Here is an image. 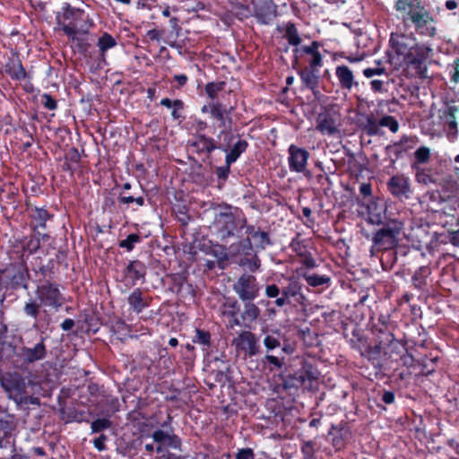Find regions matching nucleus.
<instances>
[{
  "instance_id": "obj_42",
  "label": "nucleus",
  "mask_w": 459,
  "mask_h": 459,
  "mask_svg": "<svg viewBox=\"0 0 459 459\" xmlns=\"http://www.w3.org/2000/svg\"><path fill=\"white\" fill-rule=\"evenodd\" d=\"M430 275V267L421 266L412 276V282L415 288L421 291H428L429 276Z\"/></svg>"
},
{
  "instance_id": "obj_59",
  "label": "nucleus",
  "mask_w": 459,
  "mask_h": 459,
  "mask_svg": "<svg viewBox=\"0 0 459 459\" xmlns=\"http://www.w3.org/2000/svg\"><path fill=\"white\" fill-rule=\"evenodd\" d=\"M176 218L183 227H186L191 221V216L188 214L186 206L179 207L176 212Z\"/></svg>"
},
{
  "instance_id": "obj_6",
  "label": "nucleus",
  "mask_w": 459,
  "mask_h": 459,
  "mask_svg": "<svg viewBox=\"0 0 459 459\" xmlns=\"http://www.w3.org/2000/svg\"><path fill=\"white\" fill-rule=\"evenodd\" d=\"M284 39H287L288 43L293 47V67L298 64L299 59L301 58L304 55H307L310 57L307 60V65L306 68L319 70L323 65V56L319 51L322 44L314 40L311 42L309 46H302L299 47L301 43V38L299 34V30L295 25V23L290 22L286 24L285 33L283 35Z\"/></svg>"
},
{
  "instance_id": "obj_28",
  "label": "nucleus",
  "mask_w": 459,
  "mask_h": 459,
  "mask_svg": "<svg viewBox=\"0 0 459 459\" xmlns=\"http://www.w3.org/2000/svg\"><path fill=\"white\" fill-rule=\"evenodd\" d=\"M440 120L444 127V131L449 141L454 142L458 135L457 121L455 117L456 108L455 107H447L440 111Z\"/></svg>"
},
{
  "instance_id": "obj_8",
  "label": "nucleus",
  "mask_w": 459,
  "mask_h": 459,
  "mask_svg": "<svg viewBox=\"0 0 459 459\" xmlns=\"http://www.w3.org/2000/svg\"><path fill=\"white\" fill-rule=\"evenodd\" d=\"M299 368L294 373L282 377V387L285 390L299 387L307 388L319 377V371L313 361L304 358L299 359Z\"/></svg>"
},
{
  "instance_id": "obj_17",
  "label": "nucleus",
  "mask_w": 459,
  "mask_h": 459,
  "mask_svg": "<svg viewBox=\"0 0 459 459\" xmlns=\"http://www.w3.org/2000/svg\"><path fill=\"white\" fill-rule=\"evenodd\" d=\"M233 290L240 300H254L259 296V286L256 278L251 274L243 273L233 284Z\"/></svg>"
},
{
  "instance_id": "obj_5",
  "label": "nucleus",
  "mask_w": 459,
  "mask_h": 459,
  "mask_svg": "<svg viewBox=\"0 0 459 459\" xmlns=\"http://www.w3.org/2000/svg\"><path fill=\"white\" fill-rule=\"evenodd\" d=\"M35 294L37 299H29L22 308L27 316L35 320L38 319L42 306L58 310L63 304V296L58 284L52 281L46 280L42 284H39L35 290Z\"/></svg>"
},
{
  "instance_id": "obj_43",
  "label": "nucleus",
  "mask_w": 459,
  "mask_h": 459,
  "mask_svg": "<svg viewBox=\"0 0 459 459\" xmlns=\"http://www.w3.org/2000/svg\"><path fill=\"white\" fill-rule=\"evenodd\" d=\"M41 261V259L39 258ZM54 260L49 259L47 264H42L40 262L39 265L38 267L33 268V272L36 275L39 274L41 278L38 280L39 282L42 281V279L49 280L51 281L54 276Z\"/></svg>"
},
{
  "instance_id": "obj_10",
  "label": "nucleus",
  "mask_w": 459,
  "mask_h": 459,
  "mask_svg": "<svg viewBox=\"0 0 459 459\" xmlns=\"http://www.w3.org/2000/svg\"><path fill=\"white\" fill-rule=\"evenodd\" d=\"M228 250L229 255L240 266L251 273H255L259 269L261 261L255 253L250 238H245L231 244Z\"/></svg>"
},
{
  "instance_id": "obj_9",
  "label": "nucleus",
  "mask_w": 459,
  "mask_h": 459,
  "mask_svg": "<svg viewBox=\"0 0 459 459\" xmlns=\"http://www.w3.org/2000/svg\"><path fill=\"white\" fill-rule=\"evenodd\" d=\"M213 219V225L217 231V236L221 241L234 237L242 222V219H238L232 212V206L227 204H218Z\"/></svg>"
},
{
  "instance_id": "obj_33",
  "label": "nucleus",
  "mask_w": 459,
  "mask_h": 459,
  "mask_svg": "<svg viewBox=\"0 0 459 459\" xmlns=\"http://www.w3.org/2000/svg\"><path fill=\"white\" fill-rule=\"evenodd\" d=\"M387 188L394 197L400 200L409 198L410 184L403 176H393L387 183Z\"/></svg>"
},
{
  "instance_id": "obj_44",
  "label": "nucleus",
  "mask_w": 459,
  "mask_h": 459,
  "mask_svg": "<svg viewBox=\"0 0 459 459\" xmlns=\"http://www.w3.org/2000/svg\"><path fill=\"white\" fill-rule=\"evenodd\" d=\"M342 429L343 428L341 425L337 426L332 424L331 429L328 431L329 436H333L332 438V445L337 451L343 449L345 446Z\"/></svg>"
},
{
  "instance_id": "obj_25",
  "label": "nucleus",
  "mask_w": 459,
  "mask_h": 459,
  "mask_svg": "<svg viewBox=\"0 0 459 459\" xmlns=\"http://www.w3.org/2000/svg\"><path fill=\"white\" fill-rule=\"evenodd\" d=\"M47 337L39 336V341L33 347L23 346L21 348L20 358L26 364H31L42 360L47 356V346L45 342Z\"/></svg>"
},
{
  "instance_id": "obj_27",
  "label": "nucleus",
  "mask_w": 459,
  "mask_h": 459,
  "mask_svg": "<svg viewBox=\"0 0 459 459\" xmlns=\"http://www.w3.org/2000/svg\"><path fill=\"white\" fill-rule=\"evenodd\" d=\"M190 146L195 149L198 155H204L208 159L215 150L220 148L219 143L206 134H196Z\"/></svg>"
},
{
  "instance_id": "obj_23",
  "label": "nucleus",
  "mask_w": 459,
  "mask_h": 459,
  "mask_svg": "<svg viewBox=\"0 0 459 459\" xmlns=\"http://www.w3.org/2000/svg\"><path fill=\"white\" fill-rule=\"evenodd\" d=\"M147 267L143 262L135 259L129 261L123 270V281L128 287L134 286L139 281H144Z\"/></svg>"
},
{
  "instance_id": "obj_37",
  "label": "nucleus",
  "mask_w": 459,
  "mask_h": 459,
  "mask_svg": "<svg viewBox=\"0 0 459 459\" xmlns=\"http://www.w3.org/2000/svg\"><path fill=\"white\" fill-rule=\"evenodd\" d=\"M298 74L304 87L310 90L315 95L319 92V70L304 67L298 71Z\"/></svg>"
},
{
  "instance_id": "obj_32",
  "label": "nucleus",
  "mask_w": 459,
  "mask_h": 459,
  "mask_svg": "<svg viewBox=\"0 0 459 459\" xmlns=\"http://www.w3.org/2000/svg\"><path fill=\"white\" fill-rule=\"evenodd\" d=\"M9 283L13 290H28V281L30 279V273L26 264H20L14 266L12 273L9 275Z\"/></svg>"
},
{
  "instance_id": "obj_18",
  "label": "nucleus",
  "mask_w": 459,
  "mask_h": 459,
  "mask_svg": "<svg viewBox=\"0 0 459 459\" xmlns=\"http://www.w3.org/2000/svg\"><path fill=\"white\" fill-rule=\"evenodd\" d=\"M0 381L11 399L16 403L24 400L27 385L25 379L20 374H6L1 377Z\"/></svg>"
},
{
  "instance_id": "obj_21",
  "label": "nucleus",
  "mask_w": 459,
  "mask_h": 459,
  "mask_svg": "<svg viewBox=\"0 0 459 459\" xmlns=\"http://www.w3.org/2000/svg\"><path fill=\"white\" fill-rule=\"evenodd\" d=\"M288 165L291 172L303 173L307 169L310 153L307 150L290 144L288 148Z\"/></svg>"
},
{
  "instance_id": "obj_38",
  "label": "nucleus",
  "mask_w": 459,
  "mask_h": 459,
  "mask_svg": "<svg viewBox=\"0 0 459 459\" xmlns=\"http://www.w3.org/2000/svg\"><path fill=\"white\" fill-rule=\"evenodd\" d=\"M411 142V138L407 135H403L401 139L385 147V152L391 158L394 157L393 160H398L403 157V153L407 152L408 150L411 149V145L407 143Z\"/></svg>"
},
{
  "instance_id": "obj_56",
  "label": "nucleus",
  "mask_w": 459,
  "mask_h": 459,
  "mask_svg": "<svg viewBox=\"0 0 459 459\" xmlns=\"http://www.w3.org/2000/svg\"><path fill=\"white\" fill-rule=\"evenodd\" d=\"M172 286L171 290L177 295L179 293V290L182 289L183 284L186 281V276L184 274L177 273L171 276Z\"/></svg>"
},
{
  "instance_id": "obj_11",
  "label": "nucleus",
  "mask_w": 459,
  "mask_h": 459,
  "mask_svg": "<svg viewBox=\"0 0 459 459\" xmlns=\"http://www.w3.org/2000/svg\"><path fill=\"white\" fill-rule=\"evenodd\" d=\"M395 9L403 14L405 21L413 23L418 32L426 33L428 30V12L420 0H396Z\"/></svg>"
},
{
  "instance_id": "obj_14",
  "label": "nucleus",
  "mask_w": 459,
  "mask_h": 459,
  "mask_svg": "<svg viewBox=\"0 0 459 459\" xmlns=\"http://www.w3.org/2000/svg\"><path fill=\"white\" fill-rule=\"evenodd\" d=\"M289 247L299 258L301 264L299 268L314 269L317 266L316 260L310 251L312 247L310 238H302L301 233L297 232L296 236L291 238Z\"/></svg>"
},
{
  "instance_id": "obj_49",
  "label": "nucleus",
  "mask_w": 459,
  "mask_h": 459,
  "mask_svg": "<svg viewBox=\"0 0 459 459\" xmlns=\"http://www.w3.org/2000/svg\"><path fill=\"white\" fill-rule=\"evenodd\" d=\"M233 164L224 159V164L215 169V175L217 177L218 182L221 185H224L228 180L230 174L231 172L230 168Z\"/></svg>"
},
{
  "instance_id": "obj_31",
  "label": "nucleus",
  "mask_w": 459,
  "mask_h": 459,
  "mask_svg": "<svg viewBox=\"0 0 459 459\" xmlns=\"http://www.w3.org/2000/svg\"><path fill=\"white\" fill-rule=\"evenodd\" d=\"M30 218L31 219V230L33 231H39L40 230H45L47 229V222L54 218V214L45 207L35 206L31 207Z\"/></svg>"
},
{
  "instance_id": "obj_48",
  "label": "nucleus",
  "mask_w": 459,
  "mask_h": 459,
  "mask_svg": "<svg viewBox=\"0 0 459 459\" xmlns=\"http://www.w3.org/2000/svg\"><path fill=\"white\" fill-rule=\"evenodd\" d=\"M192 342L203 345L204 350H206L211 346V333L208 331L197 328Z\"/></svg>"
},
{
  "instance_id": "obj_3",
  "label": "nucleus",
  "mask_w": 459,
  "mask_h": 459,
  "mask_svg": "<svg viewBox=\"0 0 459 459\" xmlns=\"http://www.w3.org/2000/svg\"><path fill=\"white\" fill-rule=\"evenodd\" d=\"M264 295L268 299H275L273 304L280 308L287 306L306 307L308 305L303 292V283L299 278L294 276L289 277L286 284L281 287L275 283L266 284Z\"/></svg>"
},
{
  "instance_id": "obj_55",
  "label": "nucleus",
  "mask_w": 459,
  "mask_h": 459,
  "mask_svg": "<svg viewBox=\"0 0 459 459\" xmlns=\"http://www.w3.org/2000/svg\"><path fill=\"white\" fill-rule=\"evenodd\" d=\"M238 134H233L232 130L219 131L217 134L218 139H222L220 145H232L237 141Z\"/></svg>"
},
{
  "instance_id": "obj_57",
  "label": "nucleus",
  "mask_w": 459,
  "mask_h": 459,
  "mask_svg": "<svg viewBox=\"0 0 459 459\" xmlns=\"http://www.w3.org/2000/svg\"><path fill=\"white\" fill-rule=\"evenodd\" d=\"M192 128L195 131L196 134H205L209 128L208 122L200 117H194L192 121Z\"/></svg>"
},
{
  "instance_id": "obj_29",
  "label": "nucleus",
  "mask_w": 459,
  "mask_h": 459,
  "mask_svg": "<svg viewBox=\"0 0 459 459\" xmlns=\"http://www.w3.org/2000/svg\"><path fill=\"white\" fill-rule=\"evenodd\" d=\"M4 71L13 81H23L27 77V72L17 53L13 54L6 59L3 66Z\"/></svg>"
},
{
  "instance_id": "obj_30",
  "label": "nucleus",
  "mask_w": 459,
  "mask_h": 459,
  "mask_svg": "<svg viewBox=\"0 0 459 459\" xmlns=\"http://www.w3.org/2000/svg\"><path fill=\"white\" fill-rule=\"evenodd\" d=\"M249 147L248 142L238 134L237 141L232 145H220L219 150L225 153V160L234 164Z\"/></svg>"
},
{
  "instance_id": "obj_47",
  "label": "nucleus",
  "mask_w": 459,
  "mask_h": 459,
  "mask_svg": "<svg viewBox=\"0 0 459 459\" xmlns=\"http://www.w3.org/2000/svg\"><path fill=\"white\" fill-rule=\"evenodd\" d=\"M382 352L385 354V345H382L380 342L376 340L374 346H371L368 342V348L365 350V353H361L360 355L368 359H375L378 358Z\"/></svg>"
},
{
  "instance_id": "obj_63",
  "label": "nucleus",
  "mask_w": 459,
  "mask_h": 459,
  "mask_svg": "<svg viewBox=\"0 0 459 459\" xmlns=\"http://www.w3.org/2000/svg\"><path fill=\"white\" fill-rule=\"evenodd\" d=\"M108 440V436L105 434H100L98 437L92 440L93 446L99 451H106L108 449L106 446V441Z\"/></svg>"
},
{
  "instance_id": "obj_16",
  "label": "nucleus",
  "mask_w": 459,
  "mask_h": 459,
  "mask_svg": "<svg viewBox=\"0 0 459 459\" xmlns=\"http://www.w3.org/2000/svg\"><path fill=\"white\" fill-rule=\"evenodd\" d=\"M389 42L393 51L396 55V63L399 64H402L409 55L412 54L416 48L421 46L415 42V39L405 34L398 33H392Z\"/></svg>"
},
{
  "instance_id": "obj_40",
  "label": "nucleus",
  "mask_w": 459,
  "mask_h": 459,
  "mask_svg": "<svg viewBox=\"0 0 459 459\" xmlns=\"http://www.w3.org/2000/svg\"><path fill=\"white\" fill-rule=\"evenodd\" d=\"M35 235L25 237L22 248L30 254L36 253L40 248V241H47L50 236L48 233H41L40 231H33Z\"/></svg>"
},
{
  "instance_id": "obj_19",
  "label": "nucleus",
  "mask_w": 459,
  "mask_h": 459,
  "mask_svg": "<svg viewBox=\"0 0 459 459\" xmlns=\"http://www.w3.org/2000/svg\"><path fill=\"white\" fill-rule=\"evenodd\" d=\"M146 190L140 184L139 186H134L132 192L119 193L117 202L121 209L127 210L132 207V210L135 211L147 205L146 203L151 204V199L146 198Z\"/></svg>"
},
{
  "instance_id": "obj_12",
  "label": "nucleus",
  "mask_w": 459,
  "mask_h": 459,
  "mask_svg": "<svg viewBox=\"0 0 459 459\" xmlns=\"http://www.w3.org/2000/svg\"><path fill=\"white\" fill-rule=\"evenodd\" d=\"M430 47L421 45L402 63L406 75L410 78H427Z\"/></svg>"
},
{
  "instance_id": "obj_15",
  "label": "nucleus",
  "mask_w": 459,
  "mask_h": 459,
  "mask_svg": "<svg viewBox=\"0 0 459 459\" xmlns=\"http://www.w3.org/2000/svg\"><path fill=\"white\" fill-rule=\"evenodd\" d=\"M340 114L333 108L322 107L316 117V130L323 135H334L339 132Z\"/></svg>"
},
{
  "instance_id": "obj_36",
  "label": "nucleus",
  "mask_w": 459,
  "mask_h": 459,
  "mask_svg": "<svg viewBox=\"0 0 459 459\" xmlns=\"http://www.w3.org/2000/svg\"><path fill=\"white\" fill-rule=\"evenodd\" d=\"M126 300L129 306V310L137 315L142 313L150 306V300L140 288L134 289L128 295Z\"/></svg>"
},
{
  "instance_id": "obj_39",
  "label": "nucleus",
  "mask_w": 459,
  "mask_h": 459,
  "mask_svg": "<svg viewBox=\"0 0 459 459\" xmlns=\"http://www.w3.org/2000/svg\"><path fill=\"white\" fill-rule=\"evenodd\" d=\"M335 75L342 90L350 91L353 86L358 85L352 71L347 65H338L335 69Z\"/></svg>"
},
{
  "instance_id": "obj_54",
  "label": "nucleus",
  "mask_w": 459,
  "mask_h": 459,
  "mask_svg": "<svg viewBox=\"0 0 459 459\" xmlns=\"http://www.w3.org/2000/svg\"><path fill=\"white\" fill-rule=\"evenodd\" d=\"M112 422L107 418L97 419L91 424V433H100L105 429L111 428Z\"/></svg>"
},
{
  "instance_id": "obj_4",
  "label": "nucleus",
  "mask_w": 459,
  "mask_h": 459,
  "mask_svg": "<svg viewBox=\"0 0 459 459\" xmlns=\"http://www.w3.org/2000/svg\"><path fill=\"white\" fill-rule=\"evenodd\" d=\"M58 28L69 39H76L78 34H88L94 26L92 20L83 9L72 6L69 3H64L61 10L56 14Z\"/></svg>"
},
{
  "instance_id": "obj_53",
  "label": "nucleus",
  "mask_w": 459,
  "mask_h": 459,
  "mask_svg": "<svg viewBox=\"0 0 459 459\" xmlns=\"http://www.w3.org/2000/svg\"><path fill=\"white\" fill-rule=\"evenodd\" d=\"M378 125L382 127H387L392 133H397L399 130V123L397 119L391 115H385L378 120Z\"/></svg>"
},
{
  "instance_id": "obj_22",
  "label": "nucleus",
  "mask_w": 459,
  "mask_h": 459,
  "mask_svg": "<svg viewBox=\"0 0 459 459\" xmlns=\"http://www.w3.org/2000/svg\"><path fill=\"white\" fill-rule=\"evenodd\" d=\"M343 337L351 349L358 351L360 354L365 353L368 348V338L366 336L363 329L357 325H346L343 328Z\"/></svg>"
},
{
  "instance_id": "obj_62",
  "label": "nucleus",
  "mask_w": 459,
  "mask_h": 459,
  "mask_svg": "<svg viewBox=\"0 0 459 459\" xmlns=\"http://www.w3.org/2000/svg\"><path fill=\"white\" fill-rule=\"evenodd\" d=\"M376 338L377 341L382 343V345L385 346L395 339L394 330H387L386 332H382L380 334L376 335Z\"/></svg>"
},
{
  "instance_id": "obj_41",
  "label": "nucleus",
  "mask_w": 459,
  "mask_h": 459,
  "mask_svg": "<svg viewBox=\"0 0 459 459\" xmlns=\"http://www.w3.org/2000/svg\"><path fill=\"white\" fill-rule=\"evenodd\" d=\"M360 129L368 136L382 135L381 125L373 114L367 115L364 120L359 124Z\"/></svg>"
},
{
  "instance_id": "obj_24",
  "label": "nucleus",
  "mask_w": 459,
  "mask_h": 459,
  "mask_svg": "<svg viewBox=\"0 0 459 459\" xmlns=\"http://www.w3.org/2000/svg\"><path fill=\"white\" fill-rule=\"evenodd\" d=\"M310 270L305 268L297 269L298 278L303 279L307 287L323 291L331 286L332 278L329 275L311 273Z\"/></svg>"
},
{
  "instance_id": "obj_35",
  "label": "nucleus",
  "mask_w": 459,
  "mask_h": 459,
  "mask_svg": "<svg viewBox=\"0 0 459 459\" xmlns=\"http://www.w3.org/2000/svg\"><path fill=\"white\" fill-rule=\"evenodd\" d=\"M253 301L254 300L243 301L244 307L238 317L240 323L239 326L251 329L253 324H255L260 316V308Z\"/></svg>"
},
{
  "instance_id": "obj_45",
  "label": "nucleus",
  "mask_w": 459,
  "mask_h": 459,
  "mask_svg": "<svg viewBox=\"0 0 459 459\" xmlns=\"http://www.w3.org/2000/svg\"><path fill=\"white\" fill-rule=\"evenodd\" d=\"M117 40L116 39L109 34L108 32H104L98 39L97 46L99 48V50L102 56L105 55V53L117 46Z\"/></svg>"
},
{
  "instance_id": "obj_61",
  "label": "nucleus",
  "mask_w": 459,
  "mask_h": 459,
  "mask_svg": "<svg viewBox=\"0 0 459 459\" xmlns=\"http://www.w3.org/2000/svg\"><path fill=\"white\" fill-rule=\"evenodd\" d=\"M195 287L187 281V280L185 281V283L182 286V289L179 290L178 296L181 298L186 299V298H195Z\"/></svg>"
},
{
  "instance_id": "obj_34",
  "label": "nucleus",
  "mask_w": 459,
  "mask_h": 459,
  "mask_svg": "<svg viewBox=\"0 0 459 459\" xmlns=\"http://www.w3.org/2000/svg\"><path fill=\"white\" fill-rule=\"evenodd\" d=\"M239 311L240 305L234 298H227L221 306V313L223 316L229 318V326L230 328L240 325L239 318L238 316Z\"/></svg>"
},
{
  "instance_id": "obj_58",
  "label": "nucleus",
  "mask_w": 459,
  "mask_h": 459,
  "mask_svg": "<svg viewBox=\"0 0 459 459\" xmlns=\"http://www.w3.org/2000/svg\"><path fill=\"white\" fill-rule=\"evenodd\" d=\"M315 444L312 440L304 441L301 445V453L305 459H313L315 456Z\"/></svg>"
},
{
  "instance_id": "obj_51",
  "label": "nucleus",
  "mask_w": 459,
  "mask_h": 459,
  "mask_svg": "<svg viewBox=\"0 0 459 459\" xmlns=\"http://www.w3.org/2000/svg\"><path fill=\"white\" fill-rule=\"evenodd\" d=\"M411 169L415 171V178L418 183L427 186L430 183V169H423L411 165Z\"/></svg>"
},
{
  "instance_id": "obj_13",
  "label": "nucleus",
  "mask_w": 459,
  "mask_h": 459,
  "mask_svg": "<svg viewBox=\"0 0 459 459\" xmlns=\"http://www.w3.org/2000/svg\"><path fill=\"white\" fill-rule=\"evenodd\" d=\"M403 228V223L393 221L377 230L372 238L371 250L387 251L394 249L398 245V237Z\"/></svg>"
},
{
  "instance_id": "obj_7",
  "label": "nucleus",
  "mask_w": 459,
  "mask_h": 459,
  "mask_svg": "<svg viewBox=\"0 0 459 459\" xmlns=\"http://www.w3.org/2000/svg\"><path fill=\"white\" fill-rule=\"evenodd\" d=\"M279 336L280 333L275 332L270 334H266L263 341L267 352L273 351L278 348L280 349V351L277 355L267 353L263 359V362L268 365L271 371L280 370L285 367L286 356L292 355L295 351L294 347L287 341L281 343Z\"/></svg>"
},
{
  "instance_id": "obj_50",
  "label": "nucleus",
  "mask_w": 459,
  "mask_h": 459,
  "mask_svg": "<svg viewBox=\"0 0 459 459\" xmlns=\"http://www.w3.org/2000/svg\"><path fill=\"white\" fill-rule=\"evenodd\" d=\"M429 159L430 149L425 146L420 147L414 152V162L412 165H416V167H421V165L427 163Z\"/></svg>"
},
{
  "instance_id": "obj_2",
  "label": "nucleus",
  "mask_w": 459,
  "mask_h": 459,
  "mask_svg": "<svg viewBox=\"0 0 459 459\" xmlns=\"http://www.w3.org/2000/svg\"><path fill=\"white\" fill-rule=\"evenodd\" d=\"M405 341L397 340L396 338L385 346V355L405 367L407 375L414 376L416 378L420 377L429 376L430 369L429 368L428 355L413 354L406 346Z\"/></svg>"
},
{
  "instance_id": "obj_26",
  "label": "nucleus",
  "mask_w": 459,
  "mask_h": 459,
  "mask_svg": "<svg viewBox=\"0 0 459 459\" xmlns=\"http://www.w3.org/2000/svg\"><path fill=\"white\" fill-rule=\"evenodd\" d=\"M234 344L238 350L243 351L250 358L257 355L259 352L257 338L251 331H242L234 339Z\"/></svg>"
},
{
  "instance_id": "obj_64",
  "label": "nucleus",
  "mask_w": 459,
  "mask_h": 459,
  "mask_svg": "<svg viewBox=\"0 0 459 459\" xmlns=\"http://www.w3.org/2000/svg\"><path fill=\"white\" fill-rule=\"evenodd\" d=\"M235 459H255V453L252 448L245 447L238 449Z\"/></svg>"
},
{
  "instance_id": "obj_52",
  "label": "nucleus",
  "mask_w": 459,
  "mask_h": 459,
  "mask_svg": "<svg viewBox=\"0 0 459 459\" xmlns=\"http://www.w3.org/2000/svg\"><path fill=\"white\" fill-rule=\"evenodd\" d=\"M141 237L137 233L129 234L125 239L118 244L119 247L126 249L127 252L134 248V245L141 242Z\"/></svg>"
},
{
  "instance_id": "obj_46",
  "label": "nucleus",
  "mask_w": 459,
  "mask_h": 459,
  "mask_svg": "<svg viewBox=\"0 0 459 459\" xmlns=\"http://www.w3.org/2000/svg\"><path fill=\"white\" fill-rule=\"evenodd\" d=\"M15 424L13 420L0 419V447H3V441L11 437Z\"/></svg>"
},
{
  "instance_id": "obj_20",
  "label": "nucleus",
  "mask_w": 459,
  "mask_h": 459,
  "mask_svg": "<svg viewBox=\"0 0 459 459\" xmlns=\"http://www.w3.org/2000/svg\"><path fill=\"white\" fill-rule=\"evenodd\" d=\"M246 229L247 238H250L253 247L256 249L264 250L267 247L272 246L273 242L268 231L261 230L253 224H247V218H242V222L239 226V230Z\"/></svg>"
},
{
  "instance_id": "obj_1",
  "label": "nucleus",
  "mask_w": 459,
  "mask_h": 459,
  "mask_svg": "<svg viewBox=\"0 0 459 459\" xmlns=\"http://www.w3.org/2000/svg\"><path fill=\"white\" fill-rule=\"evenodd\" d=\"M227 82L225 81L209 82L204 85V91L210 101L201 107V113L208 115L211 121V128L214 134L217 130H232L234 126L233 112L236 110V102L233 104L228 100L223 102L219 99H224V93L229 95L231 91H226Z\"/></svg>"
},
{
  "instance_id": "obj_60",
  "label": "nucleus",
  "mask_w": 459,
  "mask_h": 459,
  "mask_svg": "<svg viewBox=\"0 0 459 459\" xmlns=\"http://www.w3.org/2000/svg\"><path fill=\"white\" fill-rule=\"evenodd\" d=\"M41 102L43 107L48 110H56L57 108V101L49 93H44L41 96Z\"/></svg>"
}]
</instances>
